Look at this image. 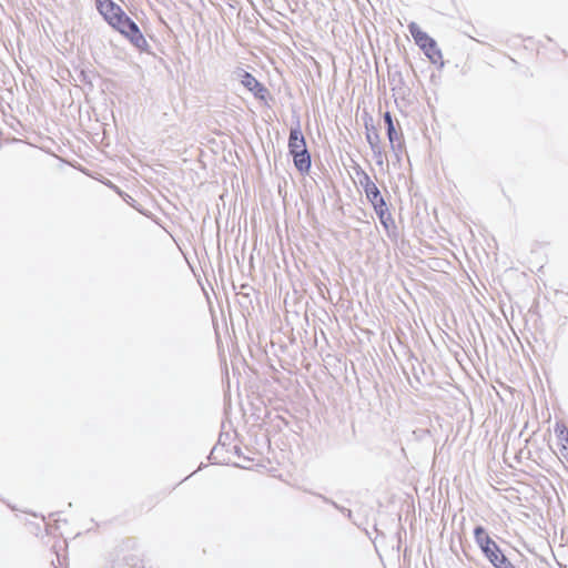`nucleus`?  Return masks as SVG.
Instances as JSON below:
<instances>
[{
    "label": "nucleus",
    "mask_w": 568,
    "mask_h": 568,
    "mask_svg": "<svg viewBox=\"0 0 568 568\" xmlns=\"http://www.w3.org/2000/svg\"><path fill=\"white\" fill-rule=\"evenodd\" d=\"M95 6L104 21L133 45L140 48L146 43L139 26L113 0H95Z\"/></svg>",
    "instance_id": "obj_1"
},
{
    "label": "nucleus",
    "mask_w": 568,
    "mask_h": 568,
    "mask_svg": "<svg viewBox=\"0 0 568 568\" xmlns=\"http://www.w3.org/2000/svg\"><path fill=\"white\" fill-rule=\"evenodd\" d=\"M474 537L481 551L495 568H516L481 526L475 528Z\"/></svg>",
    "instance_id": "obj_2"
},
{
    "label": "nucleus",
    "mask_w": 568,
    "mask_h": 568,
    "mask_svg": "<svg viewBox=\"0 0 568 568\" xmlns=\"http://www.w3.org/2000/svg\"><path fill=\"white\" fill-rule=\"evenodd\" d=\"M408 29L415 43L419 47L428 60L433 64L443 68L445 63L444 57L437 42L427 32L423 31L420 27L415 22H410L408 24Z\"/></svg>",
    "instance_id": "obj_3"
},
{
    "label": "nucleus",
    "mask_w": 568,
    "mask_h": 568,
    "mask_svg": "<svg viewBox=\"0 0 568 568\" xmlns=\"http://www.w3.org/2000/svg\"><path fill=\"white\" fill-rule=\"evenodd\" d=\"M288 151L293 156L294 165L301 173L311 169V155L307 151L305 138L300 128L292 129L288 138Z\"/></svg>",
    "instance_id": "obj_4"
},
{
    "label": "nucleus",
    "mask_w": 568,
    "mask_h": 568,
    "mask_svg": "<svg viewBox=\"0 0 568 568\" xmlns=\"http://www.w3.org/2000/svg\"><path fill=\"white\" fill-rule=\"evenodd\" d=\"M361 185L365 191L366 197L374 206V210L377 213L381 222L384 224L385 227H387V219L385 216L387 214L386 203L383 196L381 195L377 185L372 181V179L367 174H364L363 180H361Z\"/></svg>",
    "instance_id": "obj_5"
},
{
    "label": "nucleus",
    "mask_w": 568,
    "mask_h": 568,
    "mask_svg": "<svg viewBox=\"0 0 568 568\" xmlns=\"http://www.w3.org/2000/svg\"><path fill=\"white\" fill-rule=\"evenodd\" d=\"M242 84L254 93L255 97L260 99L265 98L266 89L262 83H260L254 75L248 72H244L241 80Z\"/></svg>",
    "instance_id": "obj_6"
},
{
    "label": "nucleus",
    "mask_w": 568,
    "mask_h": 568,
    "mask_svg": "<svg viewBox=\"0 0 568 568\" xmlns=\"http://www.w3.org/2000/svg\"><path fill=\"white\" fill-rule=\"evenodd\" d=\"M555 434L558 440L559 452L564 458H568V428L561 423L557 422L555 425Z\"/></svg>",
    "instance_id": "obj_7"
},
{
    "label": "nucleus",
    "mask_w": 568,
    "mask_h": 568,
    "mask_svg": "<svg viewBox=\"0 0 568 568\" xmlns=\"http://www.w3.org/2000/svg\"><path fill=\"white\" fill-rule=\"evenodd\" d=\"M384 120L387 124V135H388V140L390 143H394L397 139H398V135H397V132L395 130V126H394V123H393V119H392V115L389 112H386L384 114Z\"/></svg>",
    "instance_id": "obj_8"
},
{
    "label": "nucleus",
    "mask_w": 568,
    "mask_h": 568,
    "mask_svg": "<svg viewBox=\"0 0 568 568\" xmlns=\"http://www.w3.org/2000/svg\"><path fill=\"white\" fill-rule=\"evenodd\" d=\"M367 140H368V142H369L372 145L374 144V142L372 141L371 135H367Z\"/></svg>",
    "instance_id": "obj_9"
},
{
    "label": "nucleus",
    "mask_w": 568,
    "mask_h": 568,
    "mask_svg": "<svg viewBox=\"0 0 568 568\" xmlns=\"http://www.w3.org/2000/svg\"><path fill=\"white\" fill-rule=\"evenodd\" d=\"M568 462V458H565Z\"/></svg>",
    "instance_id": "obj_10"
}]
</instances>
